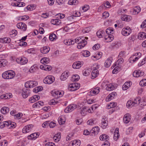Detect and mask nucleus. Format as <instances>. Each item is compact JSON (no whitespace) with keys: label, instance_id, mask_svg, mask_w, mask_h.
<instances>
[{"label":"nucleus","instance_id":"nucleus-1","mask_svg":"<svg viewBox=\"0 0 146 146\" xmlns=\"http://www.w3.org/2000/svg\"><path fill=\"white\" fill-rule=\"evenodd\" d=\"M88 38L87 37L82 36L79 37L75 39L74 41L71 39L66 40L64 41V43L66 45H70L73 44L75 42L78 44L77 47L78 49H80L85 46L87 43V42L85 39L87 40Z\"/></svg>","mask_w":146,"mask_h":146},{"label":"nucleus","instance_id":"nucleus-2","mask_svg":"<svg viewBox=\"0 0 146 146\" xmlns=\"http://www.w3.org/2000/svg\"><path fill=\"white\" fill-rule=\"evenodd\" d=\"M80 87V84L78 83H74L70 84L68 87V89L71 91H74L78 89Z\"/></svg>","mask_w":146,"mask_h":146},{"label":"nucleus","instance_id":"nucleus-3","mask_svg":"<svg viewBox=\"0 0 146 146\" xmlns=\"http://www.w3.org/2000/svg\"><path fill=\"white\" fill-rule=\"evenodd\" d=\"M55 80V78L52 76H48L43 80L44 83L50 84L53 83Z\"/></svg>","mask_w":146,"mask_h":146},{"label":"nucleus","instance_id":"nucleus-4","mask_svg":"<svg viewBox=\"0 0 146 146\" xmlns=\"http://www.w3.org/2000/svg\"><path fill=\"white\" fill-rule=\"evenodd\" d=\"M37 84V82L30 81L26 82L25 83V86L26 88H31L36 86Z\"/></svg>","mask_w":146,"mask_h":146},{"label":"nucleus","instance_id":"nucleus-5","mask_svg":"<svg viewBox=\"0 0 146 146\" xmlns=\"http://www.w3.org/2000/svg\"><path fill=\"white\" fill-rule=\"evenodd\" d=\"M76 107L77 106L76 104L70 105L65 109L64 111L67 113L71 112L76 108Z\"/></svg>","mask_w":146,"mask_h":146},{"label":"nucleus","instance_id":"nucleus-6","mask_svg":"<svg viewBox=\"0 0 146 146\" xmlns=\"http://www.w3.org/2000/svg\"><path fill=\"white\" fill-rule=\"evenodd\" d=\"M100 89L99 87H97L94 89L91 90L88 93V95L93 96L98 94L100 92Z\"/></svg>","mask_w":146,"mask_h":146},{"label":"nucleus","instance_id":"nucleus-7","mask_svg":"<svg viewBox=\"0 0 146 146\" xmlns=\"http://www.w3.org/2000/svg\"><path fill=\"white\" fill-rule=\"evenodd\" d=\"M144 74V72L139 70L135 71L133 74V76L135 77H141Z\"/></svg>","mask_w":146,"mask_h":146},{"label":"nucleus","instance_id":"nucleus-8","mask_svg":"<svg viewBox=\"0 0 146 146\" xmlns=\"http://www.w3.org/2000/svg\"><path fill=\"white\" fill-rule=\"evenodd\" d=\"M26 88H24L22 90V95L24 98H26L30 94V90Z\"/></svg>","mask_w":146,"mask_h":146},{"label":"nucleus","instance_id":"nucleus-9","mask_svg":"<svg viewBox=\"0 0 146 146\" xmlns=\"http://www.w3.org/2000/svg\"><path fill=\"white\" fill-rule=\"evenodd\" d=\"M33 126L32 124L28 125L25 126L23 129V132L26 133L29 132L31 130Z\"/></svg>","mask_w":146,"mask_h":146},{"label":"nucleus","instance_id":"nucleus-10","mask_svg":"<svg viewBox=\"0 0 146 146\" xmlns=\"http://www.w3.org/2000/svg\"><path fill=\"white\" fill-rule=\"evenodd\" d=\"M117 87V84H110L107 85V87L106 88V90L108 91H111L113 90L116 88Z\"/></svg>","mask_w":146,"mask_h":146},{"label":"nucleus","instance_id":"nucleus-11","mask_svg":"<svg viewBox=\"0 0 146 146\" xmlns=\"http://www.w3.org/2000/svg\"><path fill=\"white\" fill-rule=\"evenodd\" d=\"M39 135V133H34L29 135L28 136V138L29 139L35 140L38 137Z\"/></svg>","mask_w":146,"mask_h":146},{"label":"nucleus","instance_id":"nucleus-12","mask_svg":"<svg viewBox=\"0 0 146 146\" xmlns=\"http://www.w3.org/2000/svg\"><path fill=\"white\" fill-rule=\"evenodd\" d=\"M17 26L18 28L22 29L24 31H26L27 28L26 25L23 23L21 22L17 23Z\"/></svg>","mask_w":146,"mask_h":146},{"label":"nucleus","instance_id":"nucleus-13","mask_svg":"<svg viewBox=\"0 0 146 146\" xmlns=\"http://www.w3.org/2000/svg\"><path fill=\"white\" fill-rule=\"evenodd\" d=\"M131 116L129 113H127L125 114L123 118V121L125 123H127L130 121Z\"/></svg>","mask_w":146,"mask_h":146},{"label":"nucleus","instance_id":"nucleus-14","mask_svg":"<svg viewBox=\"0 0 146 146\" xmlns=\"http://www.w3.org/2000/svg\"><path fill=\"white\" fill-rule=\"evenodd\" d=\"M82 63L79 61L75 62L73 64L72 67L74 69H78L81 67Z\"/></svg>","mask_w":146,"mask_h":146},{"label":"nucleus","instance_id":"nucleus-15","mask_svg":"<svg viewBox=\"0 0 146 146\" xmlns=\"http://www.w3.org/2000/svg\"><path fill=\"white\" fill-rule=\"evenodd\" d=\"M114 36L110 34L106 35L104 38L106 42H109L112 40L114 39Z\"/></svg>","mask_w":146,"mask_h":146},{"label":"nucleus","instance_id":"nucleus-16","mask_svg":"<svg viewBox=\"0 0 146 146\" xmlns=\"http://www.w3.org/2000/svg\"><path fill=\"white\" fill-rule=\"evenodd\" d=\"M100 129L98 126H96L92 128L91 131V132L92 133V135H94L96 134H97L99 132Z\"/></svg>","mask_w":146,"mask_h":146},{"label":"nucleus","instance_id":"nucleus-17","mask_svg":"<svg viewBox=\"0 0 146 146\" xmlns=\"http://www.w3.org/2000/svg\"><path fill=\"white\" fill-rule=\"evenodd\" d=\"M131 84V82L130 81L129 82H126L122 86V89L124 90H126L128 89Z\"/></svg>","mask_w":146,"mask_h":146},{"label":"nucleus","instance_id":"nucleus-18","mask_svg":"<svg viewBox=\"0 0 146 146\" xmlns=\"http://www.w3.org/2000/svg\"><path fill=\"white\" fill-rule=\"evenodd\" d=\"M69 76V72H64L60 76V79L64 81L67 79Z\"/></svg>","mask_w":146,"mask_h":146},{"label":"nucleus","instance_id":"nucleus-19","mask_svg":"<svg viewBox=\"0 0 146 146\" xmlns=\"http://www.w3.org/2000/svg\"><path fill=\"white\" fill-rule=\"evenodd\" d=\"M119 129L118 128H117L114 132L113 137L114 140L117 141L119 138Z\"/></svg>","mask_w":146,"mask_h":146},{"label":"nucleus","instance_id":"nucleus-20","mask_svg":"<svg viewBox=\"0 0 146 146\" xmlns=\"http://www.w3.org/2000/svg\"><path fill=\"white\" fill-rule=\"evenodd\" d=\"M49 47L48 46H44L40 49L41 52L43 54H46L49 52Z\"/></svg>","mask_w":146,"mask_h":146},{"label":"nucleus","instance_id":"nucleus-21","mask_svg":"<svg viewBox=\"0 0 146 146\" xmlns=\"http://www.w3.org/2000/svg\"><path fill=\"white\" fill-rule=\"evenodd\" d=\"M107 119L106 118H103L102 119V126L103 129H105L108 125Z\"/></svg>","mask_w":146,"mask_h":146},{"label":"nucleus","instance_id":"nucleus-22","mask_svg":"<svg viewBox=\"0 0 146 146\" xmlns=\"http://www.w3.org/2000/svg\"><path fill=\"white\" fill-rule=\"evenodd\" d=\"M132 19L131 17L129 15H124L121 18V19L125 21H129Z\"/></svg>","mask_w":146,"mask_h":146},{"label":"nucleus","instance_id":"nucleus-23","mask_svg":"<svg viewBox=\"0 0 146 146\" xmlns=\"http://www.w3.org/2000/svg\"><path fill=\"white\" fill-rule=\"evenodd\" d=\"M131 29H129V31H127L125 29H122L121 33L124 36H127L129 35L131 33Z\"/></svg>","mask_w":146,"mask_h":146},{"label":"nucleus","instance_id":"nucleus-24","mask_svg":"<svg viewBox=\"0 0 146 146\" xmlns=\"http://www.w3.org/2000/svg\"><path fill=\"white\" fill-rule=\"evenodd\" d=\"M8 79H11L13 78L15 76V73L12 70L8 71Z\"/></svg>","mask_w":146,"mask_h":146},{"label":"nucleus","instance_id":"nucleus-25","mask_svg":"<svg viewBox=\"0 0 146 146\" xmlns=\"http://www.w3.org/2000/svg\"><path fill=\"white\" fill-rule=\"evenodd\" d=\"M98 75V71L97 69H94L92 72V78L94 79Z\"/></svg>","mask_w":146,"mask_h":146},{"label":"nucleus","instance_id":"nucleus-26","mask_svg":"<svg viewBox=\"0 0 146 146\" xmlns=\"http://www.w3.org/2000/svg\"><path fill=\"white\" fill-rule=\"evenodd\" d=\"M61 138L60 133H58L53 137V139L55 141L58 142L60 139Z\"/></svg>","mask_w":146,"mask_h":146},{"label":"nucleus","instance_id":"nucleus-27","mask_svg":"<svg viewBox=\"0 0 146 146\" xmlns=\"http://www.w3.org/2000/svg\"><path fill=\"white\" fill-rule=\"evenodd\" d=\"M7 63V61L5 59L0 60V68L6 66Z\"/></svg>","mask_w":146,"mask_h":146},{"label":"nucleus","instance_id":"nucleus-28","mask_svg":"<svg viewBox=\"0 0 146 146\" xmlns=\"http://www.w3.org/2000/svg\"><path fill=\"white\" fill-rule=\"evenodd\" d=\"M9 111V108L7 107H2L1 110V113L4 114L8 113Z\"/></svg>","mask_w":146,"mask_h":146},{"label":"nucleus","instance_id":"nucleus-29","mask_svg":"<svg viewBox=\"0 0 146 146\" xmlns=\"http://www.w3.org/2000/svg\"><path fill=\"white\" fill-rule=\"evenodd\" d=\"M108 136L106 134H102L100 136V138L101 140L107 141L109 139Z\"/></svg>","mask_w":146,"mask_h":146},{"label":"nucleus","instance_id":"nucleus-30","mask_svg":"<svg viewBox=\"0 0 146 146\" xmlns=\"http://www.w3.org/2000/svg\"><path fill=\"white\" fill-rule=\"evenodd\" d=\"M111 58H108L106 60L104 63L105 66L106 67H109L111 65Z\"/></svg>","mask_w":146,"mask_h":146},{"label":"nucleus","instance_id":"nucleus-31","mask_svg":"<svg viewBox=\"0 0 146 146\" xmlns=\"http://www.w3.org/2000/svg\"><path fill=\"white\" fill-rule=\"evenodd\" d=\"M91 72V70L90 69H85L83 71V75L85 76H87L89 75Z\"/></svg>","mask_w":146,"mask_h":146},{"label":"nucleus","instance_id":"nucleus-32","mask_svg":"<svg viewBox=\"0 0 146 146\" xmlns=\"http://www.w3.org/2000/svg\"><path fill=\"white\" fill-rule=\"evenodd\" d=\"M49 62L50 59L48 58L44 57L40 60V62L42 64H48Z\"/></svg>","mask_w":146,"mask_h":146},{"label":"nucleus","instance_id":"nucleus-33","mask_svg":"<svg viewBox=\"0 0 146 146\" xmlns=\"http://www.w3.org/2000/svg\"><path fill=\"white\" fill-rule=\"evenodd\" d=\"M81 15L80 13L79 12H76L75 14L73 15H71L70 16H69L68 19L69 20H71L72 19H73L74 18L73 17H79Z\"/></svg>","mask_w":146,"mask_h":146},{"label":"nucleus","instance_id":"nucleus-34","mask_svg":"<svg viewBox=\"0 0 146 146\" xmlns=\"http://www.w3.org/2000/svg\"><path fill=\"white\" fill-rule=\"evenodd\" d=\"M135 103L133 101L129 100L128 101L126 104V106L128 108L132 107L135 105Z\"/></svg>","mask_w":146,"mask_h":146},{"label":"nucleus","instance_id":"nucleus-35","mask_svg":"<svg viewBox=\"0 0 146 146\" xmlns=\"http://www.w3.org/2000/svg\"><path fill=\"white\" fill-rule=\"evenodd\" d=\"M88 108L86 106H83L81 109V113L83 114L82 115H84L88 111Z\"/></svg>","mask_w":146,"mask_h":146},{"label":"nucleus","instance_id":"nucleus-36","mask_svg":"<svg viewBox=\"0 0 146 146\" xmlns=\"http://www.w3.org/2000/svg\"><path fill=\"white\" fill-rule=\"evenodd\" d=\"M51 22L52 24L55 25H58L60 23V21L58 19H54L52 20Z\"/></svg>","mask_w":146,"mask_h":146},{"label":"nucleus","instance_id":"nucleus-37","mask_svg":"<svg viewBox=\"0 0 146 146\" xmlns=\"http://www.w3.org/2000/svg\"><path fill=\"white\" fill-rule=\"evenodd\" d=\"M106 33L107 35L113 34L114 33L113 29L112 28L109 27L106 30Z\"/></svg>","mask_w":146,"mask_h":146},{"label":"nucleus","instance_id":"nucleus-38","mask_svg":"<svg viewBox=\"0 0 146 146\" xmlns=\"http://www.w3.org/2000/svg\"><path fill=\"white\" fill-rule=\"evenodd\" d=\"M78 1L76 0H70L68 4L70 5H76L78 4Z\"/></svg>","mask_w":146,"mask_h":146},{"label":"nucleus","instance_id":"nucleus-39","mask_svg":"<svg viewBox=\"0 0 146 146\" xmlns=\"http://www.w3.org/2000/svg\"><path fill=\"white\" fill-rule=\"evenodd\" d=\"M43 89V88L42 86H39L35 88L33 90V92L36 93H37L39 91H41Z\"/></svg>","mask_w":146,"mask_h":146},{"label":"nucleus","instance_id":"nucleus-40","mask_svg":"<svg viewBox=\"0 0 146 146\" xmlns=\"http://www.w3.org/2000/svg\"><path fill=\"white\" fill-rule=\"evenodd\" d=\"M96 122V119H91L89 120L87 122V124L92 125Z\"/></svg>","mask_w":146,"mask_h":146},{"label":"nucleus","instance_id":"nucleus-41","mask_svg":"<svg viewBox=\"0 0 146 146\" xmlns=\"http://www.w3.org/2000/svg\"><path fill=\"white\" fill-rule=\"evenodd\" d=\"M28 62L27 59L23 57L21 58V64H26Z\"/></svg>","mask_w":146,"mask_h":146},{"label":"nucleus","instance_id":"nucleus-42","mask_svg":"<svg viewBox=\"0 0 146 146\" xmlns=\"http://www.w3.org/2000/svg\"><path fill=\"white\" fill-rule=\"evenodd\" d=\"M80 78V77L78 75H75L73 76L72 78V80L75 82L77 81Z\"/></svg>","mask_w":146,"mask_h":146},{"label":"nucleus","instance_id":"nucleus-43","mask_svg":"<svg viewBox=\"0 0 146 146\" xmlns=\"http://www.w3.org/2000/svg\"><path fill=\"white\" fill-rule=\"evenodd\" d=\"M71 144L72 146L75 145V146H79L80 144V142L79 141L75 140L73 141Z\"/></svg>","mask_w":146,"mask_h":146},{"label":"nucleus","instance_id":"nucleus-44","mask_svg":"<svg viewBox=\"0 0 146 146\" xmlns=\"http://www.w3.org/2000/svg\"><path fill=\"white\" fill-rule=\"evenodd\" d=\"M145 33L143 32H141L139 33L138 36V38L139 39H143L144 38Z\"/></svg>","mask_w":146,"mask_h":146},{"label":"nucleus","instance_id":"nucleus-45","mask_svg":"<svg viewBox=\"0 0 146 146\" xmlns=\"http://www.w3.org/2000/svg\"><path fill=\"white\" fill-rule=\"evenodd\" d=\"M56 38V35L54 34H51L49 36V39L51 41L54 40Z\"/></svg>","mask_w":146,"mask_h":146},{"label":"nucleus","instance_id":"nucleus-46","mask_svg":"<svg viewBox=\"0 0 146 146\" xmlns=\"http://www.w3.org/2000/svg\"><path fill=\"white\" fill-rule=\"evenodd\" d=\"M35 8V6L33 5H29L27 6L26 8L25 9H25H26L27 10L31 11L33 10Z\"/></svg>","mask_w":146,"mask_h":146},{"label":"nucleus","instance_id":"nucleus-47","mask_svg":"<svg viewBox=\"0 0 146 146\" xmlns=\"http://www.w3.org/2000/svg\"><path fill=\"white\" fill-rule=\"evenodd\" d=\"M90 27H88L83 29L82 31V33H87L90 31Z\"/></svg>","mask_w":146,"mask_h":146},{"label":"nucleus","instance_id":"nucleus-48","mask_svg":"<svg viewBox=\"0 0 146 146\" xmlns=\"http://www.w3.org/2000/svg\"><path fill=\"white\" fill-rule=\"evenodd\" d=\"M141 10L140 8L138 7H135L133 8V12L136 13H138Z\"/></svg>","mask_w":146,"mask_h":146},{"label":"nucleus","instance_id":"nucleus-49","mask_svg":"<svg viewBox=\"0 0 146 146\" xmlns=\"http://www.w3.org/2000/svg\"><path fill=\"white\" fill-rule=\"evenodd\" d=\"M36 66L35 65H34L32 66L31 68H30L29 70V72H30L33 73L34 72H35L36 70Z\"/></svg>","mask_w":146,"mask_h":146},{"label":"nucleus","instance_id":"nucleus-50","mask_svg":"<svg viewBox=\"0 0 146 146\" xmlns=\"http://www.w3.org/2000/svg\"><path fill=\"white\" fill-rule=\"evenodd\" d=\"M123 59L122 58H121L120 59H118L116 62V64H115L114 65V66H113V68L115 66H116V64H121L123 62Z\"/></svg>","mask_w":146,"mask_h":146},{"label":"nucleus","instance_id":"nucleus-51","mask_svg":"<svg viewBox=\"0 0 146 146\" xmlns=\"http://www.w3.org/2000/svg\"><path fill=\"white\" fill-rule=\"evenodd\" d=\"M59 91H52V95L55 97L56 98H58V93Z\"/></svg>","mask_w":146,"mask_h":146},{"label":"nucleus","instance_id":"nucleus-52","mask_svg":"<svg viewBox=\"0 0 146 146\" xmlns=\"http://www.w3.org/2000/svg\"><path fill=\"white\" fill-rule=\"evenodd\" d=\"M8 71L3 72L2 74L3 78L5 79H8Z\"/></svg>","mask_w":146,"mask_h":146},{"label":"nucleus","instance_id":"nucleus-53","mask_svg":"<svg viewBox=\"0 0 146 146\" xmlns=\"http://www.w3.org/2000/svg\"><path fill=\"white\" fill-rule=\"evenodd\" d=\"M102 55V53L101 52H99L98 53H97L96 56H94V58H95L97 60H98L101 58Z\"/></svg>","mask_w":146,"mask_h":146},{"label":"nucleus","instance_id":"nucleus-54","mask_svg":"<svg viewBox=\"0 0 146 146\" xmlns=\"http://www.w3.org/2000/svg\"><path fill=\"white\" fill-rule=\"evenodd\" d=\"M29 18V16L27 15H25L21 17L19 20H23L25 21H26Z\"/></svg>","mask_w":146,"mask_h":146},{"label":"nucleus","instance_id":"nucleus-55","mask_svg":"<svg viewBox=\"0 0 146 146\" xmlns=\"http://www.w3.org/2000/svg\"><path fill=\"white\" fill-rule=\"evenodd\" d=\"M90 7L88 5H85L82 7L83 12H86L89 9Z\"/></svg>","mask_w":146,"mask_h":146},{"label":"nucleus","instance_id":"nucleus-56","mask_svg":"<svg viewBox=\"0 0 146 146\" xmlns=\"http://www.w3.org/2000/svg\"><path fill=\"white\" fill-rule=\"evenodd\" d=\"M44 70L47 71L50 70L52 69V67L50 66L45 64Z\"/></svg>","mask_w":146,"mask_h":146},{"label":"nucleus","instance_id":"nucleus-57","mask_svg":"<svg viewBox=\"0 0 146 146\" xmlns=\"http://www.w3.org/2000/svg\"><path fill=\"white\" fill-rule=\"evenodd\" d=\"M82 54L84 56L87 57L89 56L90 55V53L88 51H84Z\"/></svg>","mask_w":146,"mask_h":146},{"label":"nucleus","instance_id":"nucleus-58","mask_svg":"<svg viewBox=\"0 0 146 146\" xmlns=\"http://www.w3.org/2000/svg\"><path fill=\"white\" fill-rule=\"evenodd\" d=\"M109 16V13L107 12H105L103 13L102 14L103 17L104 19H106Z\"/></svg>","mask_w":146,"mask_h":146},{"label":"nucleus","instance_id":"nucleus-59","mask_svg":"<svg viewBox=\"0 0 146 146\" xmlns=\"http://www.w3.org/2000/svg\"><path fill=\"white\" fill-rule=\"evenodd\" d=\"M58 101L55 100L54 99H53L50 100L49 102L50 104V105H54L58 103Z\"/></svg>","mask_w":146,"mask_h":146},{"label":"nucleus","instance_id":"nucleus-60","mask_svg":"<svg viewBox=\"0 0 146 146\" xmlns=\"http://www.w3.org/2000/svg\"><path fill=\"white\" fill-rule=\"evenodd\" d=\"M141 98L140 97H138L137 98L134 100V103H135V104H139L140 103V100Z\"/></svg>","mask_w":146,"mask_h":146},{"label":"nucleus","instance_id":"nucleus-61","mask_svg":"<svg viewBox=\"0 0 146 146\" xmlns=\"http://www.w3.org/2000/svg\"><path fill=\"white\" fill-rule=\"evenodd\" d=\"M95 108V109H96V107L95 106V105H93L92 107H91L89 108H88V111L89 113H92V111H93V109Z\"/></svg>","mask_w":146,"mask_h":146},{"label":"nucleus","instance_id":"nucleus-62","mask_svg":"<svg viewBox=\"0 0 146 146\" xmlns=\"http://www.w3.org/2000/svg\"><path fill=\"white\" fill-rule=\"evenodd\" d=\"M110 94H109L106 98V101L107 102L109 101H110L111 100L113 99L114 98L113 96H110Z\"/></svg>","mask_w":146,"mask_h":146},{"label":"nucleus","instance_id":"nucleus-63","mask_svg":"<svg viewBox=\"0 0 146 146\" xmlns=\"http://www.w3.org/2000/svg\"><path fill=\"white\" fill-rule=\"evenodd\" d=\"M7 143L6 141L4 140L0 143V146H7Z\"/></svg>","mask_w":146,"mask_h":146},{"label":"nucleus","instance_id":"nucleus-64","mask_svg":"<svg viewBox=\"0 0 146 146\" xmlns=\"http://www.w3.org/2000/svg\"><path fill=\"white\" fill-rule=\"evenodd\" d=\"M100 47V45L99 44H97L95 45L93 47V49L94 50H97Z\"/></svg>","mask_w":146,"mask_h":146}]
</instances>
